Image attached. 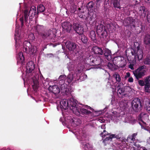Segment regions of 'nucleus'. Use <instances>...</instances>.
<instances>
[{"mask_svg":"<svg viewBox=\"0 0 150 150\" xmlns=\"http://www.w3.org/2000/svg\"><path fill=\"white\" fill-rule=\"evenodd\" d=\"M58 79L59 81H57V83L60 86L61 93H68L69 89L67 88V84L66 83V76L65 75H61L59 77Z\"/></svg>","mask_w":150,"mask_h":150,"instance_id":"nucleus-3","label":"nucleus"},{"mask_svg":"<svg viewBox=\"0 0 150 150\" xmlns=\"http://www.w3.org/2000/svg\"><path fill=\"white\" fill-rule=\"evenodd\" d=\"M86 6L88 10H90L91 11V9L92 10L96 9V6L94 3L93 1L88 2Z\"/></svg>","mask_w":150,"mask_h":150,"instance_id":"nucleus-29","label":"nucleus"},{"mask_svg":"<svg viewBox=\"0 0 150 150\" xmlns=\"http://www.w3.org/2000/svg\"><path fill=\"white\" fill-rule=\"evenodd\" d=\"M89 37L93 42H96L97 41L95 32L93 30H92L90 32L89 34Z\"/></svg>","mask_w":150,"mask_h":150,"instance_id":"nucleus-22","label":"nucleus"},{"mask_svg":"<svg viewBox=\"0 0 150 150\" xmlns=\"http://www.w3.org/2000/svg\"><path fill=\"white\" fill-rule=\"evenodd\" d=\"M42 83L43 86L45 88H47L49 85V83L48 81H46L45 80L42 81Z\"/></svg>","mask_w":150,"mask_h":150,"instance_id":"nucleus-49","label":"nucleus"},{"mask_svg":"<svg viewBox=\"0 0 150 150\" xmlns=\"http://www.w3.org/2000/svg\"><path fill=\"white\" fill-rule=\"evenodd\" d=\"M83 148L85 150H95L88 143L84 144Z\"/></svg>","mask_w":150,"mask_h":150,"instance_id":"nucleus-36","label":"nucleus"},{"mask_svg":"<svg viewBox=\"0 0 150 150\" xmlns=\"http://www.w3.org/2000/svg\"><path fill=\"white\" fill-rule=\"evenodd\" d=\"M109 0H96L97 4L100 5V4L102 2H104V4L106 2H108Z\"/></svg>","mask_w":150,"mask_h":150,"instance_id":"nucleus-51","label":"nucleus"},{"mask_svg":"<svg viewBox=\"0 0 150 150\" xmlns=\"http://www.w3.org/2000/svg\"><path fill=\"white\" fill-rule=\"evenodd\" d=\"M92 50L94 54L98 55H102L104 54V51L102 48L98 46L93 47Z\"/></svg>","mask_w":150,"mask_h":150,"instance_id":"nucleus-19","label":"nucleus"},{"mask_svg":"<svg viewBox=\"0 0 150 150\" xmlns=\"http://www.w3.org/2000/svg\"><path fill=\"white\" fill-rule=\"evenodd\" d=\"M108 67L109 69L112 71H114L117 69V67L115 65L110 63H108Z\"/></svg>","mask_w":150,"mask_h":150,"instance_id":"nucleus-38","label":"nucleus"},{"mask_svg":"<svg viewBox=\"0 0 150 150\" xmlns=\"http://www.w3.org/2000/svg\"><path fill=\"white\" fill-rule=\"evenodd\" d=\"M117 84L118 85H117V89H118V90H119L121 88V86L122 85H123V84L122 83H121L120 82L118 83Z\"/></svg>","mask_w":150,"mask_h":150,"instance_id":"nucleus-53","label":"nucleus"},{"mask_svg":"<svg viewBox=\"0 0 150 150\" xmlns=\"http://www.w3.org/2000/svg\"><path fill=\"white\" fill-rule=\"evenodd\" d=\"M147 115L146 114L141 113L139 115L138 117V120L139 121H141L144 125H146V123L144 122L147 118Z\"/></svg>","mask_w":150,"mask_h":150,"instance_id":"nucleus-21","label":"nucleus"},{"mask_svg":"<svg viewBox=\"0 0 150 150\" xmlns=\"http://www.w3.org/2000/svg\"><path fill=\"white\" fill-rule=\"evenodd\" d=\"M57 84L58 85V84ZM58 86H50L48 87V90L53 94H59L60 92H61V91Z\"/></svg>","mask_w":150,"mask_h":150,"instance_id":"nucleus-15","label":"nucleus"},{"mask_svg":"<svg viewBox=\"0 0 150 150\" xmlns=\"http://www.w3.org/2000/svg\"><path fill=\"white\" fill-rule=\"evenodd\" d=\"M74 78V76L73 74H69L66 76V83L67 84V88L69 84L70 83L73 81Z\"/></svg>","mask_w":150,"mask_h":150,"instance_id":"nucleus-27","label":"nucleus"},{"mask_svg":"<svg viewBox=\"0 0 150 150\" xmlns=\"http://www.w3.org/2000/svg\"><path fill=\"white\" fill-rule=\"evenodd\" d=\"M110 134L108 133L105 130H104L103 132L101 133L100 134V136H101L102 137V139L105 138V137H108L111 135Z\"/></svg>","mask_w":150,"mask_h":150,"instance_id":"nucleus-37","label":"nucleus"},{"mask_svg":"<svg viewBox=\"0 0 150 150\" xmlns=\"http://www.w3.org/2000/svg\"><path fill=\"white\" fill-rule=\"evenodd\" d=\"M105 52H104V54L105 57L106 59L108 61L111 60L112 59L111 52L108 49H106L105 51Z\"/></svg>","mask_w":150,"mask_h":150,"instance_id":"nucleus-25","label":"nucleus"},{"mask_svg":"<svg viewBox=\"0 0 150 150\" xmlns=\"http://www.w3.org/2000/svg\"><path fill=\"white\" fill-rule=\"evenodd\" d=\"M35 69V65L33 61H30L27 63L26 67V71L27 73H30L32 72V71Z\"/></svg>","mask_w":150,"mask_h":150,"instance_id":"nucleus-18","label":"nucleus"},{"mask_svg":"<svg viewBox=\"0 0 150 150\" xmlns=\"http://www.w3.org/2000/svg\"><path fill=\"white\" fill-rule=\"evenodd\" d=\"M77 102L73 110V112L74 114L78 116H82V115L92 116V112L89 110H93L91 107L87 105H86L84 107L81 106L77 104Z\"/></svg>","mask_w":150,"mask_h":150,"instance_id":"nucleus-1","label":"nucleus"},{"mask_svg":"<svg viewBox=\"0 0 150 150\" xmlns=\"http://www.w3.org/2000/svg\"><path fill=\"white\" fill-rule=\"evenodd\" d=\"M137 133H134L132 134V136H133V137L134 138H135V137L137 136Z\"/></svg>","mask_w":150,"mask_h":150,"instance_id":"nucleus-62","label":"nucleus"},{"mask_svg":"<svg viewBox=\"0 0 150 150\" xmlns=\"http://www.w3.org/2000/svg\"><path fill=\"white\" fill-rule=\"evenodd\" d=\"M37 14H38L39 13L44 12L45 10V8L44 6L42 4L38 5L37 7Z\"/></svg>","mask_w":150,"mask_h":150,"instance_id":"nucleus-30","label":"nucleus"},{"mask_svg":"<svg viewBox=\"0 0 150 150\" xmlns=\"http://www.w3.org/2000/svg\"><path fill=\"white\" fill-rule=\"evenodd\" d=\"M130 150H138V149H136L134 147H131Z\"/></svg>","mask_w":150,"mask_h":150,"instance_id":"nucleus-64","label":"nucleus"},{"mask_svg":"<svg viewBox=\"0 0 150 150\" xmlns=\"http://www.w3.org/2000/svg\"><path fill=\"white\" fill-rule=\"evenodd\" d=\"M131 53L132 55L134 56V57L136 58L137 57L139 60L141 59L142 58V52L140 49V47L139 46L137 47V51L132 49V50L131 51Z\"/></svg>","mask_w":150,"mask_h":150,"instance_id":"nucleus-11","label":"nucleus"},{"mask_svg":"<svg viewBox=\"0 0 150 150\" xmlns=\"http://www.w3.org/2000/svg\"><path fill=\"white\" fill-rule=\"evenodd\" d=\"M128 81L130 82H132L133 81V79L132 77H129L128 79Z\"/></svg>","mask_w":150,"mask_h":150,"instance_id":"nucleus-58","label":"nucleus"},{"mask_svg":"<svg viewBox=\"0 0 150 150\" xmlns=\"http://www.w3.org/2000/svg\"><path fill=\"white\" fill-rule=\"evenodd\" d=\"M138 83L139 85L141 86H145V84L144 83V80H139L138 81Z\"/></svg>","mask_w":150,"mask_h":150,"instance_id":"nucleus-50","label":"nucleus"},{"mask_svg":"<svg viewBox=\"0 0 150 150\" xmlns=\"http://www.w3.org/2000/svg\"><path fill=\"white\" fill-rule=\"evenodd\" d=\"M18 61L20 62H22L24 60V57L23 56V53L22 52H20L17 55Z\"/></svg>","mask_w":150,"mask_h":150,"instance_id":"nucleus-32","label":"nucleus"},{"mask_svg":"<svg viewBox=\"0 0 150 150\" xmlns=\"http://www.w3.org/2000/svg\"><path fill=\"white\" fill-rule=\"evenodd\" d=\"M30 10L36 11V8L35 6H33L30 8Z\"/></svg>","mask_w":150,"mask_h":150,"instance_id":"nucleus-60","label":"nucleus"},{"mask_svg":"<svg viewBox=\"0 0 150 150\" xmlns=\"http://www.w3.org/2000/svg\"><path fill=\"white\" fill-rule=\"evenodd\" d=\"M96 17V12L95 10L90 11L88 12V17L90 18V20H94Z\"/></svg>","mask_w":150,"mask_h":150,"instance_id":"nucleus-24","label":"nucleus"},{"mask_svg":"<svg viewBox=\"0 0 150 150\" xmlns=\"http://www.w3.org/2000/svg\"><path fill=\"white\" fill-rule=\"evenodd\" d=\"M35 29L38 34L40 35L43 32L42 31L44 29V26L39 25H37L35 27Z\"/></svg>","mask_w":150,"mask_h":150,"instance_id":"nucleus-31","label":"nucleus"},{"mask_svg":"<svg viewBox=\"0 0 150 150\" xmlns=\"http://www.w3.org/2000/svg\"><path fill=\"white\" fill-rule=\"evenodd\" d=\"M146 72V71L145 70H143L141 72H133V73L137 79L138 80L141 78L143 76L145 75Z\"/></svg>","mask_w":150,"mask_h":150,"instance_id":"nucleus-20","label":"nucleus"},{"mask_svg":"<svg viewBox=\"0 0 150 150\" xmlns=\"http://www.w3.org/2000/svg\"><path fill=\"white\" fill-rule=\"evenodd\" d=\"M120 0H112L111 2L114 7L115 8L121 9V7L120 6Z\"/></svg>","mask_w":150,"mask_h":150,"instance_id":"nucleus-26","label":"nucleus"},{"mask_svg":"<svg viewBox=\"0 0 150 150\" xmlns=\"http://www.w3.org/2000/svg\"><path fill=\"white\" fill-rule=\"evenodd\" d=\"M36 11L30 10L28 12L27 10H25L24 11V21L25 24L28 23V17H29V23L32 21V19L36 15Z\"/></svg>","mask_w":150,"mask_h":150,"instance_id":"nucleus-6","label":"nucleus"},{"mask_svg":"<svg viewBox=\"0 0 150 150\" xmlns=\"http://www.w3.org/2000/svg\"><path fill=\"white\" fill-rule=\"evenodd\" d=\"M61 26L63 31L70 33L71 30V24L68 21H66L61 23Z\"/></svg>","mask_w":150,"mask_h":150,"instance_id":"nucleus-10","label":"nucleus"},{"mask_svg":"<svg viewBox=\"0 0 150 150\" xmlns=\"http://www.w3.org/2000/svg\"><path fill=\"white\" fill-rule=\"evenodd\" d=\"M19 35L18 33H17L16 32V33L14 35V39L15 41V43L16 44L17 42V40H19L20 39Z\"/></svg>","mask_w":150,"mask_h":150,"instance_id":"nucleus-46","label":"nucleus"},{"mask_svg":"<svg viewBox=\"0 0 150 150\" xmlns=\"http://www.w3.org/2000/svg\"><path fill=\"white\" fill-rule=\"evenodd\" d=\"M113 76L115 78L117 82L119 83L121 82V78L118 73L115 72L113 75Z\"/></svg>","mask_w":150,"mask_h":150,"instance_id":"nucleus-33","label":"nucleus"},{"mask_svg":"<svg viewBox=\"0 0 150 150\" xmlns=\"http://www.w3.org/2000/svg\"><path fill=\"white\" fill-rule=\"evenodd\" d=\"M143 11V13H144V12L145 11V7L144 6H141L140 7V11Z\"/></svg>","mask_w":150,"mask_h":150,"instance_id":"nucleus-54","label":"nucleus"},{"mask_svg":"<svg viewBox=\"0 0 150 150\" xmlns=\"http://www.w3.org/2000/svg\"><path fill=\"white\" fill-rule=\"evenodd\" d=\"M102 23H104V21L103 22L102 21L100 23H98V25L96 23V30L98 35L100 36V38L104 39L106 38L107 33Z\"/></svg>","mask_w":150,"mask_h":150,"instance_id":"nucleus-4","label":"nucleus"},{"mask_svg":"<svg viewBox=\"0 0 150 150\" xmlns=\"http://www.w3.org/2000/svg\"><path fill=\"white\" fill-rule=\"evenodd\" d=\"M114 63L117 65V67L123 68L126 64V60L123 57L119 56L115 57L114 59Z\"/></svg>","mask_w":150,"mask_h":150,"instance_id":"nucleus-7","label":"nucleus"},{"mask_svg":"<svg viewBox=\"0 0 150 150\" xmlns=\"http://www.w3.org/2000/svg\"><path fill=\"white\" fill-rule=\"evenodd\" d=\"M76 102L77 101L73 98H70L68 100L66 99H62L60 103V108L61 109L66 110L69 107L70 109L73 111Z\"/></svg>","mask_w":150,"mask_h":150,"instance_id":"nucleus-2","label":"nucleus"},{"mask_svg":"<svg viewBox=\"0 0 150 150\" xmlns=\"http://www.w3.org/2000/svg\"><path fill=\"white\" fill-rule=\"evenodd\" d=\"M144 63L145 64H150V57H147L144 60Z\"/></svg>","mask_w":150,"mask_h":150,"instance_id":"nucleus-44","label":"nucleus"},{"mask_svg":"<svg viewBox=\"0 0 150 150\" xmlns=\"http://www.w3.org/2000/svg\"><path fill=\"white\" fill-rule=\"evenodd\" d=\"M139 124H140V125L141 126V128L142 129H145V127L144 126H143V125H142V123H141L140 122H139Z\"/></svg>","mask_w":150,"mask_h":150,"instance_id":"nucleus-63","label":"nucleus"},{"mask_svg":"<svg viewBox=\"0 0 150 150\" xmlns=\"http://www.w3.org/2000/svg\"><path fill=\"white\" fill-rule=\"evenodd\" d=\"M93 59V61H92V63L93 64L92 65H98L100 64V62H99V60H100V59L98 58V59H97V58H96V57H94Z\"/></svg>","mask_w":150,"mask_h":150,"instance_id":"nucleus-42","label":"nucleus"},{"mask_svg":"<svg viewBox=\"0 0 150 150\" xmlns=\"http://www.w3.org/2000/svg\"><path fill=\"white\" fill-rule=\"evenodd\" d=\"M51 95L52 98L54 99H61L62 98L61 94H51Z\"/></svg>","mask_w":150,"mask_h":150,"instance_id":"nucleus-48","label":"nucleus"},{"mask_svg":"<svg viewBox=\"0 0 150 150\" xmlns=\"http://www.w3.org/2000/svg\"><path fill=\"white\" fill-rule=\"evenodd\" d=\"M81 39L82 42L83 44H86L87 43L88 39L86 36L83 34H81Z\"/></svg>","mask_w":150,"mask_h":150,"instance_id":"nucleus-35","label":"nucleus"},{"mask_svg":"<svg viewBox=\"0 0 150 150\" xmlns=\"http://www.w3.org/2000/svg\"><path fill=\"white\" fill-rule=\"evenodd\" d=\"M76 32L79 35H81L84 32V28L80 25L77 29H76Z\"/></svg>","mask_w":150,"mask_h":150,"instance_id":"nucleus-39","label":"nucleus"},{"mask_svg":"<svg viewBox=\"0 0 150 150\" xmlns=\"http://www.w3.org/2000/svg\"><path fill=\"white\" fill-rule=\"evenodd\" d=\"M32 45L30 42L27 40L25 41L23 43V51L27 54L30 53L29 49Z\"/></svg>","mask_w":150,"mask_h":150,"instance_id":"nucleus-16","label":"nucleus"},{"mask_svg":"<svg viewBox=\"0 0 150 150\" xmlns=\"http://www.w3.org/2000/svg\"><path fill=\"white\" fill-rule=\"evenodd\" d=\"M144 80L145 84L144 87L145 91L150 93V75L146 77Z\"/></svg>","mask_w":150,"mask_h":150,"instance_id":"nucleus-14","label":"nucleus"},{"mask_svg":"<svg viewBox=\"0 0 150 150\" xmlns=\"http://www.w3.org/2000/svg\"><path fill=\"white\" fill-rule=\"evenodd\" d=\"M80 25L77 23H74L72 25V28L73 29L76 31V29H77Z\"/></svg>","mask_w":150,"mask_h":150,"instance_id":"nucleus-47","label":"nucleus"},{"mask_svg":"<svg viewBox=\"0 0 150 150\" xmlns=\"http://www.w3.org/2000/svg\"><path fill=\"white\" fill-rule=\"evenodd\" d=\"M38 85L37 84L36 85H34L33 86V87L34 90V91H36L38 88Z\"/></svg>","mask_w":150,"mask_h":150,"instance_id":"nucleus-55","label":"nucleus"},{"mask_svg":"<svg viewBox=\"0 0 150 150\" xmlns=\"http://www.w3.org/2000/svg\"><path fill=\"white\" fill-rule=\"evenodd\" d=\"M138 150H147V149L144 147H141L139 149H138Z\"/></svg>","mask_w":150,"mask_h":150,"instance_id":"nucleus-59","label":"nucleus"},{"mask_svg":"<svg viewBox=\"0 0 150 150\" xmlns=\"http://www.w3.org/2000/svg\"><path fill=\"white\" fill-rule=\"evenodd\" d=\"M146 66L144 65L142 66L139 67L136 70L134 71V72H141L143 70H144L146 69Z\"/></svg>","mask_w":150,"mask_h":150,"instance_id":"nucleus-41","label":"nucleus"},{"mask_svg":"<svg viewBox=\"0 0 150 150\" xmlns=\"http://www.w3.org/2000/svg\"><path fill=\"white\" fill-rule=\"evenodd\" d=\"M47 56L49 57H53V54L52 53L48 54H47Z\"/></svg>","mask_w":150,"mask_h":150,"instance_id":"nucleus-61","label":"nucleus"},{"mask_svg":"<svg viewBox=\"0 0 150 150\" xmlns=\"http://www.w3.org/2000/svg\"><path fill=\"white\" fill-rule=\"evenodd\" d=\"M40 36L43 39L49 40L53 38L54 36V35L52 30H49L47 31L42 32L40 35Z\"/></svg>","mask_w":150,"mask_h":150,"instance_id":"nucleus-9","label":"nucleus"},{"mask_svg":"<svg viewBox=\"0 0 150 150\" xmlns=\"http://www.w3.org/2000/svg\"><path fill=\"white\" fill-rule=\"evenodd\" d=\"M115 136L114 135H111L110 136H108V137H106L104 139H103V142L104 146H106L109 144L110 142V141H111L112 139Z\"/></svg>","mask_w":150,"mask_h":150,"instance_id":"nucleus-23","label":"nucleus"},{"mask_svg":"<svg viewBox=\"0 0 150 150\" xmlns=\"http://www.w3.org/2000/svg\"><path fill=\"white\" fill-rule=\"evenodd\" d=\"M134 65L132 64H130L129 65V68L130 69L132 70H133L134 69V68L133 67Z\"/></svg>","mask_w":150,"mask_h":150,"instance_id":"nucleus-56","label":"nucleus"},{"mask_svg":"<svg viewBox=\"0 0 150 150\" xmlns=\"http://www.w3.org/2000/svg\"><path fill=\"white\" fill-rule=\"evenodd\" d=\"M147 17L148 21L149 22H150V13L148 14Z\"/></svg>","mask_w":150,"mask_h":150,"instance_id":"nucleus-57","label":"nucleus"},{"mask_svg":"<svg viewBox=\"0 0 150 150\" xmlns=\"http://www.w3.org/2000/svg\"><path fill=\"white\" fill-rule=\"evenodd\" d=\"M119 105L122 110L124 111L128 107V102L127 101H123L122 98H120V100Z\"/></svg>","mask_w":150,"mask_h":150,"instance_id":"nucleus-17","label":"nucleus"},{"mask_svg":"<svg viewBox=\"0 0 150 150\" xmlns=\"http://www.w3.org/2000/svg\"><path fill=\"white\" fill-rule=\"evenodd\" d=\"M20 20L21 22V26L23 27L24 25V18L23 16L20 18Z\"/></svg>","mask_w":150,"mask_h":150,"instance_id":"nucleus-52","label":"nucleus"},{"mask_svg":"<svg viewBox=\"0 0 150 150\" xmlns=\"http://www.w3.org/2000/svg\"><path fill=\"white\" fill-rule=\"evenodd\" d=\"M63 42L66 45L67 48L70 51L74 52L76 51L77 48L78 47V45L69 41H66L64 40Z\"/></svg>","mask_w":150,"mask_h":150,"instance_id":"nucleus-8","label":"nucleus"},{"mask_svg":"<svg viewBox=\"0 0 150 150\" xmlns=\"http://www.w3.org/2000/svg\"><path fill=\"white\" fill-rule=\"evenodd\" d=\"M131 105L132 111L138 112L142 110V105L139 98H134L132 102Z\"/></svg>","mask_w":150,"mask_h":150,"instance_id":"nucleus-5","label":"nucleus"},{"mask_svg":"<svg viewBox=\"0 0 150 150\" xmlns=\"http://www.w3.org/2000/svg\"><path fill=\"white\" fill-rule=\"evenodd\" d=\"M111 135H114L115 136L113 138H116L117 139H120L122 141V143L120 144V149L119 150H126L127 148L125 147V143L123 140L122 139H125L124 137H121V134H120L115 136V134H112Z\"/></svg>","mask_w":150,"mask_h":150,"instance_id":"nucleus-12","label":"nucleus"},{"mask_svg":"<svg viewBox=\"0 0 150 150\" xmlns=\"http://www.w3.org/2000/svg\"><path fill=\"white\" fill-rule=\"evenodd\" d=\"M94 57L93 56H90L88 58H86L85 60V62L86 64L90 65H92V61H93Z\"/></svg>","mask_w":150,"mask_h":150,"instance_id":"nucleus-28","label":"nucleus"},{"mask_svg":"<svg viewBox=\"0 0 150 150\" xmlns=\"http://www.w3.org/2000/svg\"><path fill=\"white\" fill-rule=\"evenodd\" d=\"M136 21L132 17H127L125 20V23L126 24V26H130L131 28H134L136 27Z\"/></svg>","mask_w":150,"mask_h":150,"instance_id":"nucleus-13","label":"nucleus"},{"mask_svg":"<svg viewBox=\"0 0 150 150\" xmlns=\"http://www.w3.org/2000/svg\"><path fill=\"white\" fill-rule=\"evenodd\" d=\"M76 5H71V13H75V12L76 10Z\"/></svg>","mask_w":150,"mask_h":150,"instance_id":"nucleus-45","label":"nucleus"},{"mask_svg":"<svg viewBox=\"0 0 150 150\" xmlns=\"http://www.w3.org/2000/svg\"><path fill=\"white\" fill-rule=\"evenodd\" d=\"M141 143V142H139L138 140H136L135 142H133V145L137 147V149H138L141 147V145L139 144V143Z\"/></svg>","mask_w":150,"mask_h":150,"instance_id":"nucleus-43","label":"nucleus"},{"mask_svg":"<svg viewBox=\"0 0 150 150\" xmlns=\"http://www.w3.org/2000/svg\"><path fill=\"white\" fill-rule=\"evenodd\" d=\"M29 50L30 51V53L29 54H33L35 53L37 51L36 47L35 46H31Z\"/></svg>","mask_w":150,"mask_h":150,"instance_id":"nucleus-40","label":"nucleus"},{"mask_svg":"<svg viewBox=\"0 0 150 150\" xmlns=\"http://www.w3.org/2000/svg\"><path fill=\"white\" fill-rule=\"evenodd\" d=\"M122 139L123 140V141H124L125 143H126V142H128L129 140V141H132L133 142H135L136 140H135V138H134L132 136V135H129L128 137H127V139H124L122 138Z\"/></svg>","mask_w":150,"mask_h":150,"instance_id":"nucleus-34","label":"nucleus"}]
</instances>
